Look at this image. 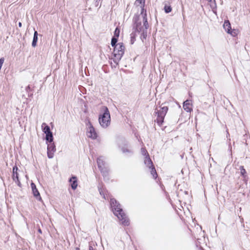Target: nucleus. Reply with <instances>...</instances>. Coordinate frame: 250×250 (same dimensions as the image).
<instances>
[{"mask_svg": "<svg viewBox=\"0 0 250 250\" xmlns=\"http://www.w3.org/2000/svg\"><path fill=\"white\" fill-rule=\"evenodd\" d=\"M183 108L187 112H190L192 110V104L191 101L187 100L183 103Z\"/></svg>", "mask_w": 250, "mask_h": 250, "instance_id": "1a4fd4ad", "label": "nucleus"}, {"mask_svg": "<svg viewBox=\"0 0 250 250\" xmlns=\"http://www.w3.org/2000/svg\"><path fill=\"white\" fill-rule=\"evenodd\" d=\"M143 29L142 26V22L140 20L139 15H135L133 18V28L132 30L135 32L140 33Z\"/></svg>", "mask_w": 250, "mask_h": 250, "instance_id": "20e7f679", "label": "nucleus"}, {"mask_svg": "<svg viewBox=\"0 0 250 250\" xmlns=\"http://www.w3.org/2000/svg\"><path fill=\"white\" fill-rule=\"evenodd\" d=\"M31 188H32V190H33V189H35L37 188L36 185L34 183H33V182H32L31 184Z\"/></svg>", "mask_w": 250, "mask_h": 250, "instance_id": "473e14b6", "label": "nucleus"}, {"mask_svg": "<svg viewBox=\"0 0 250 250\" xmlns=\"http://www.w3.org/2000/svg\"><path fill=\"white\" fill-rule=\"evenodd\" d=\"M87 136L89 138H91L93 139L97 138V134L95 130L94 127L90 124V126L88 127V129L87 132Z\"/></svg>", "mask_w": 250, "mask_h": 250, "instance_id": "6e6552de", "label": "nucleus"}, {"mask_svg": "<svg viewBox=\"0 0 250 250\" xmlns=\"http://www.w3.org/2000/svg\"><path fill=\"white\" fill-rule=\"evenodd\" d=\"M97 164H98V168L99 169H100L103 167H104V164H105V163H104V161L103 159L102 158V157H99L97 159Z\"/></svg>", "mask_w": 250, "mask_h": 250, "instance_id": "4468645a", "label": "nucleus"}, {"mask_svg": "<svg viewBox=\"0 0 250 250\" xmlns=\"http://www.w3.org/2000/svg\"><path fill=\"white\" fill-rule=\"evenodd\" d=\"M125 47L123 43L120 42L114 47L113 55L114 57H123Z\"/></svg>", "mask_w": 250, "mask_h": 250, "instance_id": "39448f33", "label": "nucleus"}, {"mask_svg": "<svg viewBox=\"0 0 250 250\" xmlns=\"http://www.w3.org/2000/svg\"><path fill=\"white\" fill-rule=\"evenodd\" d=\"M239 169L240 170L241 175L244 178H246L247 177L246 174V171L244 167V166H241Z\"/></svg>", "mask_w": 250, "mask_h": 250, "instance_id": "412c9836", "label": "nucleus"}, {"mask_svg": "<svg viewBox=\"0 0 250 250\" xmlns=\"http://www.w3.org/2000/svg\"><path fill=\"white\" fill-rule=\"evenodd\" d=\"M210 7L212 9V11H213V13H215V14H216V11L215 10H214V9H216V8H215L214 7V4H211Z\"/></svg>", "mask_w": 250, "mask_h": 250, "instance_id": "2f4dec72", "label": "nucleus"}, {"mask_svg": "<svg viewBox=\"0 0 250 250\" xmlns=\"http://www.w3.org/2000/svg\"><path fill=\"white\" fill-rule=\"evenodd\" d=\"M18 25L20 27H21L22 26V23L21 22H19L18 23Z\"/></svg>", "mask_w": 250, "mask_h": 250, "instance_id": "4c0bfd02", "label": "nucleus"}, {"mask_svg": "<svg viewBox=\"0 0 250 250\" xmlns=\"http://www.w3.org/2000/svg\"><path fill=\"white\" fill-rule=\"evenodd\" d=\"M32 192L34 196L38 200H41L42 199L40 196V193L37 188L32 190Z\"/></svg>", "mask_w": 250, "mask_h": 250, "instance_id": "aec40b11", "label": "nucleus"}, {"mask_svg": "<svg viewBox=\"0 0 250 250\" xmlns=\"http://www.w3.org/2000/svg\"><path fill=\"white\" fill-rule=\"evenodd\" d=\"M224 28L228 33H231V27L229 21V20H225L223 24Z\"/></svg>", "mask_w": 250, "mask_h": 250, "instance_id": "f8f14e48", "label": "nucleus"}, {"mask_svg": "<svg viewBox=\"0 0 250 250\" xmlns=\"http://www.w3.org/2000/svg\"><path fill=\"white\" fill-rule=\"evenodd\" d=\"M122 151L124 153H132V151H131V150H130L128 148H125V147H123L122 148Z\"/></svg>", "mask_w": 250, "mask_h": 250, "instance_id": "cd10ccee", "label": "nucleus"}, {"mask_svg": "<svg viewBox=\"0 0 250 250\" xmlns=\"http://www.w3.org/2000/svg\"><path fill=\"white\" fill-rule=\"evenodd\" d=\"M168 108L167 106H164L161 107L159 110L155 112L156 114H157V118L155 121L157 123L161 125L164 122V118L168 111Z\"/></svg>", "mask_w": 250, "mask_h": 250, "instance_id": "7ed1b4c3", "label": "nucleus"}, {"mask_svg": "<svg viewBox=\"0 0 250 250\" xmlns=\"http://www.w3.org/2000/svg\"><path fill=\"white\" fill-rule=\"evenodd\" d=\"M45 140L47 143L53 142V136L52 132L45 134Z\"/></svg>", "mask_w": 250, "mask_h": 250, "instance_id": "ddd939ff", "label": "nucleus"}, {"mask_svg": "<svg viewBox=\"0 0 250 250\" xmlns=\"http://www.w3.org/2000/svg\"><path fill=\"white\" fill-rule=\"evenodd\" d=\"M142 33L140 36V39L144 42V40H146L147 37V31L146 29H142Z\"/></svg>", "mask_w": 250, "mask_h": 250, "instance_id": "6ab92c4d", "label": "nucleus"}, {"mask_svg": "<svg viewBox=\"0 0 250 250\" xmlns=\"http://www.w3.org/2000/svg\"><path fill=\"white\" fill-rule=\"evenodd\" d=\"M164 10L166 13H169L171 11L172 8L170 5L166 4L164 7Z\"/></svg>", "mask_w": 250, "mask_h": 250, "instance_id": "a878e982", "label": "nucleus"}, {"mask_svg": "<svg viewBox=\"0 0 250 250\" xmlns=\"http://www.w3.org/2000/svg\"><path fill=\"white\" fill-rule=\"evenodd\" d=\"M18 168L17 167V166H15L13 167L12 179L16 183H17V185L19 187H21V184L19 178V174L18 173Z\"/></svg>", "mask_w": 250, "mask_h": 250, "instance_id": "0eeeda50", "label": "nucleus"}, {"mask_svg": "<svg viewBox=\"0 0 250 250\" xmlns=\"http://www.w3.org/2000/svg\"><path fill=\"white\" fill-rule=\"evenodd\" d=\"M115 58L113 59V62L116 65H118L120 60L121 59L122 57H114Z\"/></svg>", "mask_w": 250, "mask_h": 250, "instance_id": "c85d7f7f", "label": "nucleus"}, {"mask_svg": "<svg viewBox=\"0 0 250 250\" xmlns=\"http://www.w3.org/2000/svg\"><path fill=\"white\" fill-rule=\"evenodd\" d=\"M98 189H99V192L100 193L101 195H104V193H103V191L102 190V189L101 187H100L99 186H98Z\"/></svg>", "mask_w": 250, "mask_h": 250, "instance_id": "c9c22d12", "label": "nucleus"}, {"mask_svg": "<svg viewBox=\"0 0 250 250\" xmlns=\"http://www.w3.org/2000/svg\"><path fill=\"white\" fill-rule=\"evenodd\" d=\"M118 39L117 38H115V37H112V39H111V44L112 45V47H115L116 46L117 44V42H118Z\"/></svg>", "mask_w": 250, "mask_h": 250, "instance_id": "393cba45", "label": "nucleus"}, {"mask_svg": "<svg viewBox=\"0 0 250 250\" xmlns=\"http://www.w3.org/2000/svg\"><path fill=\"white\" fill-rule=\"evenodd\" d=\"M142 152H143H143H144L145 151V150L144 149H142Z\"/></svg>", "mask_w": 250, "mask_h": 250, "instance_id": "a19ab883", "label": "nucleus"}, {"mask_svg": "<svg viewBox=\"0 0 250 250\" xmlns=\"http://www.w3.org/2000/svg\"><path fill=\"white\" fill-rule=\"evenodd\" d=\"M143 23H144V26L145 27L144 29L147 30L148 28L149 25H148V23L147 21L146 11H145V13L144 14V15L143 16Z\"/></svg>", "mask_w": 250, "mask_h": 250, "instance_id": "a211bd4d", "label": "nucleus"}, {"mask_svg": "<svg viewBox=\"0 0 250 250\" xmlns=\"http://www.w3.org/2000/svg\"><path fill=\"white\" fill-rule=\"evenodd\" d=\"M110 205L114 214L121 221L122 224L125 226H128L129 225V219L123 211L120 203L117 202L115 199H111Z\"/></svg>", "mask_w": 250, "mask_h": 250, "instance_id": "f257e3e1", "label": "nucleus"}, {"mask_svg": "<svg viewBox=\"0 0 250 250\" xmlns=\"http://www.w3.org/2000/svg\"><path fill=\"white\" fill-rule=\"evenodd\" d=\"M207 0L210 2L212 1V0ZM213 4H214V7L215 8H216L217 7V5H216L215 0H213Z\"/></svg>", "mask_w": 250, "mask_h": 250, "instance_id": "e433bc0d", "label": "nucleus"}, {"mask_svg": "<svg viewBox=\"0 0 250 250\" xmlns=\"http://www.w3.org/2000/svg\"><path fill=\"white\" fill-rule=\"evenodd\" d=\"M150 173L152 175L154 179H156L157 177V173L156 172V169L154 167H151L150 168Z\"/></svg>", "mask_w": 250, "mask_h": 250, "instance_id": "5701e85b", "label": "nucleus"}, {"mask_svg": "<svg viewBox=\"0 0 250 250\" xmlns=\"http://www.w3.org/2000/svg\"><path fill=\"white\" fill-rule=\"evenodd\" d=\"M56 151V146L54 142L49 143L47 146V156L49 158H52L54 153Z\"/></svg>", "mask_w": 250, "mask_h": 250, "instance_id": "423d86ee", "label": "nucleus"}, {"mask_svg": "<svg viewBox=\"0 0 250 250\" xmlns=\"http://www.w3.org/2000/svg\"><path fill=\"white\" fill-rule=\"evenodd\" d=\"M101 172L102 173L103 177L104 179H106L107 180L109 179L108 178V173H109V169L107 167H103L100 169H99Z\"/></svg>", "mask_w": 250, "mask_h": 250, "instance_id": "9b49d317", "label": "nucleus"}, {"mask_svg": "<svg viewBox=\"0 0 250 250\" xmlns=\"http://www.w3.org/2000/svg\"><path fill=\"white\" fill-rule=\"evenodd\" d=\"M136 32L133 31L132 33L130 34V43L131 44H133L136 40Z\"/></svg>", "mask_w": 250, "mask_h": 250, "instance_id": "4be33fe9", "label": "nucleus"}, {"mask_svg": "<svg viewBox=\"0 0 250 250\" xmlns=\"http://www.w3.org/2000/svg\"><path fill=\"white\" fill-rule=\"evenodd\" d=\"M140 7L141 8V14L143 15V16L144 15V14L145 13V11H146V10L144 8L145 5L141 6Z\"/></svg>", "mask_w": 250, "mask_h": 250, "instance_id": "c756f323", "label": "nucleus"}, {"mask_svg": "<svg viewBox=\"0 0 250 250\" xmlns=\"http://www.w3.org/2000/svg\"><path fill=\"white\" fill-rule=\"evenodd\" d=\"M38 231H39V232H40V233H42V230H41V229H38Z\"/></svg>", "mask_w": 250, "mask_h": 250, "instance_id": "58836bf2", "label": "nucleus"}, {"mask_svg": "<svg viewBox=\"0 0 250 250\" xmlns=\"http://www.w3.org/2000/svg\"><path fill=\"white\" fill-rule=\"evenodd\" d=\"M42 127L43 132L46 134L51 132L50 127L47 125L45 123H43L42 125Z\"/></svg>", "mask_w": 250, "mask_h": 250, "instance_id": "2eb2a0df", "label": "nucleus"}, {"mask_svg": "<svg viewBox=\"0 0 250 250\" xmlns=\"http://www.w3.org/2000/svg\"><path fill=\"white\" fill-rule=\"evenodd\" d=\"M69 181L71 183V187L72 189L73 190L76 189L78 186L77 177L73 176L69 179Z\"/></svg>", "mask_w": 250, "mask_h": 250, "instance_id": "9d476101", "label": "nucleus"}, {"mask_svg": "<svg viewBox=\"0 0 250 250\" xmlns=\"http://www.w3.org/2000/svg\"><path fill=\"white\" fill-rule=\"evenodd\" d=\"M120 30L119 27H117L114 32V36L113 37L118 38L120 35Z\"/></svg>", "mask_w": 250, "mask_h": 250, "instance_id": "bb28decb", "label": "nucleus"}, {"mask_svg": "<svg viewBox=\"0 0 250 250\" xmlns=\"http://www.w3.org/2000/svg\"><path fill=\"white\" fill-rule=\"evenodd\" d=\"M31 188H32V190H33V189H35L37 188L36 185L34 183H33V182H32L31 184Z\"/></svg>", "mask_w": 250, "mask_h": 250, "instance_id": "72a5a7b5", "label": "nucleus"}, {"mask_svg": "<svg viewBox=\"0 0 250 250\" xmlns=\"http://www.w3.org/2000/svg\"><path fill=\"white\" fill-rule=\"evenodd\" d=\"M145 163L149 168L154 167L153 163L149 156L148 157H146Z\"/></svg>", "mask_w": 250, "mask_h": 250, "instance_id": "dca6fc26", "label": "nucleus"}, {"mask_svg": "<svg viewBox=\"0 0 250 250\" xmlns=\"http://www.w3.org/2000/svg\"><path fill=\"white\" fill-rule=\"evenodd\" d=\"M230 34H231L232 36H233V37H235L237 35V33H236V32L235 31V30H233V31L231 30V33H229Z\"/></svg>", "mask_w": 250, "mask_h": 250, "instance_id": "7c9ffc66", "label": "nucleus"}, {"mask_svg": "<svg viewBox=\"0 0 250 250\" xmlns=\"http://www.w3.org/2000/svg\"><path fill=\"white\" fill-rule=\"evenodd\" d=\"M145 0H136L134 4L136 6L145 5Z\"/></svg>", "mask_w": 250, "mask_h": 250, "instance_id": "b1692460", "label": "nucleus"}, {"mask_svg": "<svg viewBox=\"0 0 250 250\" xmlns=\"http://www.w3.org/2000/svg\"><path fill=\"white\" fill-rule=\"evenodd\" d=\"M38 32L37 31H35L34 33V36L33 41L32 42V45L33 47H35L37 45V42H38Z\"/></svg>", "mask_w": 250, "mask_h": 250, "instance_id": "f3484780", "label": "nucleus"}, {"mask_svg": "<svg viewBox=\"0 0 250 250\" xmlns=\"http://www.w3.org/2000/svg\"><path fill=\"white\" fill-rule=\"evenodd\" d=\"M102 110L104 112L99 116V122L102 127L105 128L107 127L110 123V115L106 106H103Z\"/></svg>", "mask_w": 250, "mask_h": 250, "instance_id": "f03ea898", "label": "nucleus"}, {"mask_svg": "<svg viewBox=\"0 0 250 250\" xmlns=\"http://www.w3.org/2000/svg\"><path fill=\"white\" fill-rule=\"evenodd\" d=\"M27 92L29 93L31 91V88L30 85H28L25 89Z\"/></svg>", "mask_w": 250, "mask_h": 250, "instance_id": "f704fd0d", "label": "nucleus"}, {"mask_svg": "<svg viewBox=\"0 0 250 250\" xmlns=\"http://www.w3.org/2000/svg\"><path fill=\"white\" fill-rule=\"evenodd\" d=\"M76 250H80V249H79V248H78V247H77V248H76Z\"/></svg>", "mask_w": 250, "mask_h": 250, "instance_id": "ea45409f", "label": "nucleus"}]
</instances>
